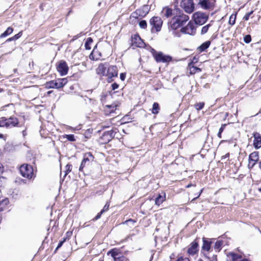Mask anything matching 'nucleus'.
I'll return each mask as SVG.
<instances>
[{"label":"nucleus","instance_id":"56","mask_svg":"<svg viewBox=\"0 0 261 261\" xmlns=\"http://www.w3.org/2000/svg\"><path fill=\"white\" fill-rule=\"evenodd\" d=\"M3 172V167L0 164V173H2Z\"/></svg>","mask_w":261,"mask_h":261},{"label":"nucleus","instance_id":"47","mask_svg":"<svg viewBox=\"0 0 261 261\" xmlns=\"http://www.w3.org/2000/svg\"><path fill=\"white\" fill-rule=\"evenodd\" d=\"M22 32H20L14 36V38L15 40H16L18 39H19L22 36Z\"/></svg>","mask_w":261,"mask_h":261},{"label":"nucleus","instance_id":"52","mask_svg":"<svg viewBox=\"0 0 261 261\" xmlns=\"http://www.w3.org/2000/svg\"><path fill=\"white\" fill-rule=\"evenodd\" d=\"M131 16L134 18H137L138 16H139V14L137 13V10L134 13H133Z\"/></svg>","mask_w":261,"mask_h":261},{"label":"nucleus","instance_id":"49","mask_svg":"<svg viewBox=\"0 0 261 261\" xmlns=\"http://www.w3.org/2000/svg\"><path fill=\"white\" fill-rule=\"evenodd\" d=\"M111 87H112V89L113 90H114L118 88L119 85L117 83H115L112 85Z\"/></svg>","mask_w":261,"mask_h":261},{"label":"nucleus","instance_id":"28","mask_svg":"<svg viewBox=\"0 0 261 261\" xmlns=\"http://www.w3.org/2000/svg\"><path fill=\"white\" fill-rule=\"evenodd\" d=\"M223 244V241L222 240L217 241L214 246V249L217 252H219L221 249L222 246Z\"/></svg>","mask_w":261,"mask_h":261},{"label":"nucleus","instance_id":"27","mask_svg":"<svg viewBox=\"0 0 261 261\" xmlns=\"http://www.w3.org/2000/svg\"><path fill=\"white\" fill-rule=\"evenodd\" d=\"M165 199V194H163V195L159 194L155 199V203L156 205H160L163 203Z\"/></svg>","mask_w":261,"mask_h":261},{"label":"nucleus","instance_id":"54","mask_svg":"<svg viewBox=\"0 0 261 261\" xmlns=\"http://www.w3.org/2000/svg\"><path fill=\"white\" fill-rule=\"evenodd\" d=\"M103 214L101 211H100L99 213L97 214V215L96 216V217L94 218V220H98L101 217V214Z\"/></svg>","mask_w":261,"mask_h":261},{"label":"nucleus","instance_id":"3","mask_svg":"<svg viewBox=\"0 0 261 261\" xmlns=\"http://www.w3.org/2000/svg\"><path fill=\"white\" fill-rule=\"evenodd\" d=\"M67 83L66 78L59 79L56 80L51 81L45 84V87L47 89L56 88L59 89L64 87Z\"/></svg>","mask_w":261,"mask_h":261},{"label":"nucleus","instance_id":"13","mask_svg":"<svg viewBox=\"0 0 261 261\" xmlns=\"http://www.w3.org/2000/svg\"><path fill=\"white\" fill-rule=\"evenodd\" d=\"M198 251V243L197 240L192 242L189 245L187 252L189 255H194Z\"/></svg>","mask_w":261,"mask_h":261},{"label":"nucleus","instance_id":"40","mask_svg":"<svg viewBox=\"0 0 261 261\" xmlns=\"http://www.w3.org/2000/svg\"><path fill=\"white\" fill-rule=\"evenodd\" d=\"M244 41L246 43H249L251 41V37L250 35H247L244 37Z\"/></svg>","mask_w":261,"mask_h":261},{"label":"nucleus","instance_id":"37","mask_svg":"<svg viewBox=\"0 0 261 261\" xmlns=\"http://www.w3.org/2000/svg\"><path fill=\"white\" fill-rule=\"evenodd\" d=\"M64 138L67 139L68 141L73 142L75 140L73 135H65L63 136Z\"/></svg>","mask_w":261,"mask_h":261},{"label":"nucleus","instance_id":"45","mask_svg":"<svg viewBox=\"0 0 261 261\" xmlns=\"http://www.w3.org/2000/svg\"><path fill=\"white\" fill-rule=\"evenodd\" d=\"M172 261V260H171ZM175 261H190L189 259L187 257H183L182 256L179 257Z\"/></svg>","mask_w":261,"mask_h":261},{"label":"nucleus","instance_id":"7","mask_svg":"<svg viewBox=\"0 0 261 261\" xmlns=\"http://www.w3.org/2000/svg\"><path fill=\"white\" fill-rule=\"evenodd\" d=\"M149 22L152 27V29L154 28L156 32L160 31L163 23V21L160 17H153L150 19Z\"/></svg>","mask_w":261,"mask_h":261},{"label":"nucleus","instance_id":"22","mask_svg":"<svg viewBox=\"0 0 261 261\" xmlns=\"http://www.w3.org/2000/svg\"><path fill=\"white\" fill-rule=\"evenodd\" d=\"M9 203L8 198L0 199V212L5 210Z\"/></svg>","mask_w":261,"mask_h":261},{"label":"nucleus","instance_id":"36","mask_svg":"<svg viewBox=\"0 0 261 261\" xmlns=\"http://www.w3.org/2000/svg\"><path fill=\"white\" fill-rule=\"evenodd\" d=\"M108 254H111V256L114 258V260H115L116 258H118L119 256H118V253L116 250L112 249L111 251H109Z\"/></svg>","mask_w":261,"mask_h":261},{"label":"nucleus","instance_id":"59","mask_svg":"<svg viewBox=\"0 0 261 261\" xmlns=\"http://www.w3.org/2000/svg\"><path fill=\"white\" fill-rule=\"evenodd\" d=\"M258 160H251V162H253L254 164H255Z\"/></svg>","mask_w":261,"mask_h":261},{"label":"nucleus","instance_id":"64","mask_svg":"<svg viewBox=\"0 0 261 261\" xmlns=\"http://www.w3.org/2000/svg\"><path fill=\"white\" fill-rule=\"evenodd\" d=\"M198 261H203L202 259H199Z\"/></svg>","mask_w":261,"mask_h":261},{"label":"nucleus","instance_id":"41","mask_svg":"<svg viewBox=\"0 0 261 261\" xmlns=\"http://www.w3.org/2000/svg\"><path fill=\"white\" fill-rule=\"evenodd\" d=\"M110 206V203L109 202H107L104 207H103L102 210L101 211L102 213H104L106 211H107L109 210Z\"/></svg>","mask_w":261,"mask_h":261},{"label":"nucleus","instance_id":"30","mask_svg":"<svg viewBox=\"0 0 261 261\" xmlns=\"http://www.w3.org/2000/svg\"><path fill=\"white\" fill-rule=\"evenodd\" d=\"M13 31V29L11 27H8L7 29L0 35V38L5 37L9 35H10L12 33Z\"/></svg>","mask_w":261,"mask_h":261},{"label":"nucleus","instance_id":"5","mask_svg":"<svg viewBox=\"0 0 261 261\" xmlns=\"http://www.w3.org/2000/svg\"><path fill=\"white\" fill-rule=\"evenodd\" d=\"M208 16L202 12H197L193 15V19L196 24L202 25L206 22Z\"/></svg>","mask_w":261,"mask_h":261},{"label":"nucleus","instance_id":"16","mask_svg":"<svg viewBox=\"0 0 261 261\" xmlns=\"http://www.w3.org/2000/svg\"><path fill=\"white\" fill-rule=\"evenodd\" d=\"M115 133L112 130L105 132L102 136L101 139L103 141V143H107L110 141L114 137Z\"/></svg>","mask_w":261,"mask_h":261},{"label":"nucleus","instance_id":"24","mask_svg":"<svg viewBox=\"0 0 261 261\" xmlns=\"http://www.w3.org/2000/svg\"><path fill=\"white\" fill-rule=\"evenodd\" d=\"M132 42L133 44H136V46L141 47L142 41L139 36L135 35L132 38Z\"/></svg>","mask_w":261,"mask_h":261},{"label":"nucleus","instance_id":"35","mask_svg":"<svg viewBox=\"0 0 261 261\" xmlns=\"http://www.w3.org/2000/svg\"><path fill=\"white\" fill-rule=\"evenodd\" d=\"M237 17V14H232L230 15L229 19V24L231 25H233L235 24L236 20Z\"/></svg>","mask_w":261,"mask_h":261},{"label":"nucleus","instance_id":"39","mask_svg":"<svg viewBox=\"0 0 261 261\" xmlns=\"http://www.w3.org/2000/svg\"><path fill=\"white\" fill-rule=\"evenodd\" d=\"M139 25L141 28L144 29H146L147 26V22L144 20H141L139 23Z\"/></svg>","mask_w":261,"mask_h":261},{"label":"nucleus","instance_id":"12","mask_svg":"<svg viewBox=\"0 0 261 261\" xmlns=\"http://www.w3.org/2000/svg\"><path fill=\"white\" fill-rule=\"evenodd\" d=\"M181 33L189 35H194L196 32V29L193 23L189 22L188 24L180 30Z\"/></svg>","mask_w":261,"mask_h":261},{"label":"nucleus","instance_id":"61","mask_svg":"<svg viewBox=\"0 0 261 261\" xmlns=\"http://www.w3.org/2000/svg\"><path fill=\"white\" fill-rule=\"evenodd\" d=\"M229 156V153H227L225 154V155L224 156V158H228Z\"/></svg>","mask_w":261,"mask_h":261},{"label":"nucleus","instance_id":"14","mask_svg":"<svg viewBox=\"0 0 261 261\" xmlns=\"http://www.w3.org/2000/svg\"><path fill=\"white\" fill-rule=\"evenodd\" d=\"M57 70L61 75H66L68 71V67L67 63L63 61H61L57 66Z\"/></svg>","mask_w":261,"mask_h":261},{"label":"nucleus","instance_id":"15","mask_svg":"<svg viewBox=\"0 0 261 261\" xmlns=\"http://www.w3.org/2000/svg\"><path fill=\"white\" fill-rule=\"evenodd\" d=\"M227 261H249L247 259L243 258L240 255L233 252H230L227 255Z\"/></svg>","mask_w":261,"mask_h":261},{"label":"nucleus","instance_id":"58","mask_svg":"<svg viewBox=\"0 0 261 261\" xmlns=\"http://www.w3.org/2000/svg\"><path fill=\"white\" fill-rule=\"evenodd\" d=\"M221 134H222V133H220V132H218V137L219 138H222V136H221Z\"/></svg>","mask_w":261,"mask_h":261},{"label":"nucleus","instance_id":"25","mask_svg":"<svg viewBox=\"0 0 261 261\" xmlns=\"http://www.w3.org/2000/svg\"><path fill=\"white\" fill-rule=\"evenodd\" d=\"M192 63L193 62H191L188 65V66L190 67V73L191 74H193L196 72H200L201 69L194 66H192Z\"/></svg>","mask_w":261,"mask_h":261},{"label":"nucleus","instance_id":"4","mask_svg":"<svg viewBox=\"0 0 261 261\" xmlns=\"http://www.w3.org/2000/svg\"><path fill=\"white\" fill-rule=\"evenodd\" d=\"M20 172L22 176L31 179L34 176L33 167L28 164H23L20 167Z\"/></svg>","mask_w":261,"mask_h":261},{"label":"nucleus","instance_id":"55","mask_svg":"<svg viewBox=\"0 0 261 261\" xmlns=\"http://www.w3.org/2000/svg\"><path fill=\"white\" fill-rule=\"evenodd\" d=\"M13 40H15L14 38V36L11 37V38H9V39H8L7 40V42H9V41H13Z\"/></svg>","mask_w":261,"mask_h":261},{"label":"nucleus","instance_id":"31","mask_svg":"<svg viewBox=\"0 0 261 261\" xmlns=\"http://www.w3.org/2000/svg\"><path fill=\"white\" fill-rule=\"evenodd\" d=\"M93 43V39L91 37H89L87 39L85 43V48L87 50L91 49V45Z\"/></svg>","mask_w":261,"mask_h":261},{"label":"nucleus","instance_id":"17","mask_svg":"<svg viewBox=\"0 0 261 261\" xmlns=\"http://www.w3.org/2000/svg\"><path fill=\"white\" fill-rule=\"evenodd\" d=\"M118 106V104L116 103V102L109 105H107L105 107V111L107 115L111 114L112 113H115L116 111L117 110V107Z\"/></svg>","mask_w":261,"mask_h":261},{"label":"nucleus","instance_id":"51","mask_svg":"<svg viewBox=\"0 0 261 261\" xmlns=\"http://www.w3.org/2000/svg\"><path fill=\"white\" fill-rule=\"evenodd\" d=\"M126 74L125 73H121L120 75V78L122 81H124L125 79Z\"/></svg>","mask_w":261,"mask_h":261},{"label":"nucleus","instance_id":"11","mask_svg":"<svg viewBox=\"0 0 261 261\" xmlns=\"http://www.w3.org/2000/svg\"><path fill=\"white\" fill-rule=\"evenodd\" d=\"M109 66L108 63H102L98 65L96 69V73L100 76H106L107 69Z\"/></svg>","mask_w":261,"mask_h":261},{"label":"nucleus","instance_id":"1","mask_svg":"<svg viewBox=\"0 0 261 261\" xmlns=\"http://www.w3.org/2000/svg\"><path fill=\"white\" fill-rule=\"evenodd\" d=\"M189 19V17L185 14L179 8L175 9V15L169 22V27L174 30L180 28Z\"/></svg>","mask_w":261,"mask_h":261},{"label":"nucleus","instance_id":"34","mask_svg":"<svg viewBox=\"0 0 261 261\" xmlns=\"http://www.w3.org/2000/svg\"><path fill=\"white\" fill-rule=\"evenodd\" d=\"M258 153L256 151L251 153L249 156V161L258 160Z\"/></svg>","mask_w":261,"mask_h":261},{"label":"nucleus","instance_id":"63","mask_svg":"<svg viewBox=\"0 0 261 261\" xmlns=\"http://www.w3.org/2000/svg\"><path fill=\"white\" fill-rule=\"evenodd\" d=\"M174 254H171L170 256L171 259L174 258Z\"/></svg>","mask_w":261,"mask_h":261},{"label":"nucleus","instance_id":"43","mask_svg":"<svg viewBox=\"0 0 261 261\" xmlns=\"http://www.w3.org/2000/svg\"><path fill=\"white\" fill-rule=\"evenodd\" d=\"M253 11H251L249 13H247L246 14V15L244 16L243 19L247 21L249 19L250 16L252 14Z\"/></svg>","mask_w":261,"mask_h":261},{"label":"nucleus","instance_id":"48","mask_svg":"<svg viewBox=\"0 0 261 261\" xmlns=\"http://www.w3.org/2000/svg\"><path fill=\"white\" fill-rule=\"evenodd\" d=\"M65 240H66V239H64V240L62 241H60L58 245V246L56 248V250L58 249L59 248H60L63 244V243L65 242Z\"/></svg>","mask_w":261,"mask_h":261},{"label":"nucleus","instance_id":"57","mask_svg":"<svg viewBox=\"0 0 261 261\" xmlns=\"http://www.w3.org/2000/svg\"><path fill=\"white\" fill-rule=\"evenodd\" d=\"M132 222L133 223H135L136 221H134V220H131V219H129L126 221H125L126 223H128V222Z\"/></svg>","mask_w":261,"mask_h":261},{"label":"nucleus","instance_id":"6","mask_svg":"<svg viewBox=\"0 0 261 261\" xmlns=\"http://www.w3.org/2000/svg\"><path fill=\"white\" fill-rule=\"evenodd\" d=\"M153 56L157 62L169 63L172 60L171 56L165 55L162 52L156 53Z\"/></svg>","mask_w":261,"mask_h":261},{"label":"nucleus","instance_id":"32","mask_svg":"<svg viewBox=\"0 0 261 261\" xmlns=\"http://www.w3.org/2000/svg\"><path fill=\"white\" fill-rule=\"evenodd\" d=\"M0 127H9L7 118L3 117L0 119Z\"/></svg>","mask_w":261,"mask_h":261},{"label":"nucleus","instance_id":"29","mask_svg":"<svg viewBox=\"0 0 261 261\" xmlns=\"http://www.w3.org/2000/svg\"><path fill=\"white\" fill-rule=\"evenodd\" d=\"M160 110V106L158 103L154 102L152 106L151 112L153 114H157L159 113Z\"/></svg>","mask_w":261,"mask_h":261},{"label":"nucleus","instance_id":"2","mask_svg":"<svg viewBox=\"0 0 261 261\" xmlns=\"http://www.w3.org/2000/svg\"><path fill=\"white\" fill-rule=\"evenodd\" d=\"M193 0H175V3L180 4V7L187 13H191L194 10Z\"/></svg>","mask_w":261,"mask_h":261},{"label":"nucleus","instance_id":"19","mask_svg":"<svg viewBox=\"0 0 261 261\" xmlns=\"http://www.w3.org/2000/svg\"><path fill=\"white\" fill-rule=\"evenodd\" d=\"M162 13L164 16H165L167 18L171 17L172 16H174L175 13V9L173 10L171 8L168 7H165L163 8L162 10Z\"/></svg>","mask_w":261,"mask_h":261},{"label":"nucleus","instance_id":"21","mask_svg":"<svg viewBox=\"0 0 261 261\" xmlns=\"http://www.w3.org/2000/svg\"><path fill=\"white\" fill-rule=\"evenodd\" d=\"M7 122L9 123V127H15L18 125V120L17 118L11 116L7 118Z\"/></svg>","mask_w":261,"mask_h":261},{"label":"nucleus","instance_id":"60","mask_svg":"<svg viewBox=\"0 0 261 261\" xmlns=\"http://www.w3.org/2000/svg\"><path fill=\"white\" fill-rule=\"evenodd\" d=\"M2 179L3 178L2 177H0V187H1L2 185Z\"/></svg>","mask_w":261,"mask_h":261},{"label":"nucleus","instance_id":"62","mask_svg":"<svg viewBox=\"0 0 261 261\" xmlns=\"http://www.w3.org/2000/svg\"><path fill=\"white\" fill-rule=\"evenodd\" d=\"M202 190H201V192H200V193L198 194V196H197L196 198H194V199L192 200V201H193L194 200H195V198H198V197L200 195V194H201V193L202 192Z\"/></svg>","mask_w":261,"mask_h":261},{"label":"nucleus","instance_id":"18","mask_svg":"<svg viewBox=\"0 0 261 261\" xmlns=\"http://www.w3.org/2000/svg\"><path fill=\"white\" fill-rule=\"evenodd\" d=\"M253 145L255 148L258 149L261 147V136L258 133H255L253 135Z\"/></svg>","mask_w":261,"mask_h":261},{"label":"nucleus","instance_id":"38","mask_svg":"<svg viewBox=\"0 0 261 261\" xmlns=\"http://www.w3.org/2000/svg\"><path fill=\"white\" fill-rule=\"evenodd\" d=\"M204 106V102H199V103H196L195 105V108H196V109L197 110L199 111L203 109Z\"/></svg>","mask_w":261,"mask_h":261},{"label":"nucleus","instance_id":"10","mask_svg":"<svg viewBox=\"0 0 261 261\" xmlns=\"http://www.w3.org/2000/svg\"><path fill=\"white\" fill-rule=\"evenodd\" d=\"M117 75L118 70L117 67L116 66H109L106 74V76L108 77V79L111 80L110 81H109V82H110L113 80V77H117Z\"/></svg>","mask_w":261,"mask_h":261},{"label":"nucleus","instance_id":"33","mask_svg":"<svg viewBox=\"0 0 261 261\" xmlns=\"http://www.w3.org/2000/svg\"><path fill=\"white\" fill-rule=\"evenodd\" d=\"M213 22V21H211V22L210 23H208V24H206V25L203 27L202 28V29H201V34L202 35H204L205 34H206L209 28L212 26V23Z\"/></svg>","mask_w":261,"mask_h":261},{"label":"nucleus","instance_id":"26","mask_svg":"<svg viewBox=\"0 0 261 261\" xmlns=\"http://www.w3.org/2000/svg\"><path fill=\"white\" fill-rule=\"evenodd\" d=\"M211 42L210 41H207L204 43H203L200 46L198 47V50L200 52H202L205 50L210 45Z\"/></svg>","mask_w":261,"mask_h":261},{"label":"nucleus","instance_id":"8","mask_svg":"<svg viewBox=\"0 0 261 261\" xmlns=\"http://www.w3.org/2000/svg\"><path fill=\"white\" fill-rule=\"evenodd\" d=\"M93 160L94 156L91 152H87L85 153L79 168L80 171H82L86 165H89L90 162L93 161Z\"/></svg>","mask_w":261,"mask_h":261},{"label":"nucleus","instance_id":"53","mask_svg":"<svg viewBox=\"0 0 261 261\" xmlns=\"http://www.w3.org/2000/svg\"><path fill=\"white\" fill-rule=\"evenodd\" d=\"M255 165V164H254L253 162H251V161H249V163L248 165L249 168H252Z\"/></svg>","mask_w":261,"mask_h":261},{"label":"nucleus","instance_id":"44","mask_svg":"<svg viewBox=\"0 0 261 261\" xmlns=\"http://www.w3.org/2000/svg\"><path fill=\"white\" fill-rule=\"evenodd\" d=\"M127 258H125L124 256H121L117 258H116L114 260V261H127Z\"/></svg>","mask_w":261,"mask_h":261},{"label":"nucleus","instance_id":"9","mask_svg":"<svg viewBox=\"0 0 261 261\" xmlns=\"http://www.w3.org/2000/svg\"><path fill=\"white\" fill-rule=\"evenodd\" d=\"M215 3V0H203L199 2L197 5L203 9L211 10L214 8Z\"/></svg>","mask_w":261,"mask_h":261},{"label":"nucleus","instance_id":"42","mask_svg":"<svg viewBox=\"0 0 261 261\" xmlns=\"http://www.w3.org/2000/svg\"><path fill=\"white\" fill-rule=\"evenodd\" d=\"M71 167H72V166H71V165H70V164H67L66 166V173H65V176H66L69 172L71 171Z\"/></svg>","mask_w":261,"mask_h":261},{"label":"nucleus","instance_id":"23","mask_svg":"<svg viewBox=\"0 0 261 261\" xmlns=\"http://www.w3.org/2000/svg\"><path fill=\"white\" fill-rule=\"evenodd\" d=\"M211 242L206 240L205 238H203V245L202 246V250L208 251L211 248Z\"/></svg>","mask_w":261,"mask_h":261},{"label":"nucleus","instance_id":"20","mask_svg":"<svg viewBox=\"0 0 261 261\" xmlns=\"http://www.w3.org/2000/svg\"><path fill=\"white\" fill-rule=\"evenodd\" d=\"M149 12L148 6L144 5L141 9H137V13L139 16H145Z\"/></svg>","mask_w":261,"mask_h":261},{"label":"nucleus","instance_id":"46","mask_svg":"<svg viewBox=\"0 0 261 261\" xmlns=\"http://www.w3.org/2000/svg\"><path fill=\"white\" fill-rule=\"evenodd\" d=\"M207 261H217V256L214 255L211 257H207Z\"/></svg>","mask_w":261,"mask_h":261},{"label":"nucleus","instance_id":"50","mask_svg":"<svg viewBox=\"0 0 261 261\" xmlns=\"http://www.w3.org/2000/svg\"><path fill=\"white\" fill-rule=\"evenodd\" d=\"M226 126V124H222L221 125V127L220 128L219 132L222 133L224 129H225Z\"/></svg>","mask_w":261,"mask_h":261}]
</instances>
